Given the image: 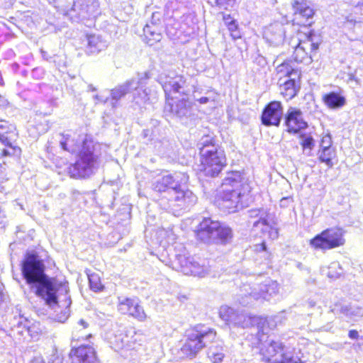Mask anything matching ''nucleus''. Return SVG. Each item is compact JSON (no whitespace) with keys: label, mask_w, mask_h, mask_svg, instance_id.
<instances>
[{"label":"nucleus","mask_w":363,"mask_h":363,"mask_svg":"<svg viewBox=\"0 0 363 363\" xmlns=\"http://www.w3.org/2000/svg\"><path fill=\"white\" fill-rule=\"evenodd\" d=\"M22 274L37 296L42 298L51 308H64L65 320L69 315L72 304L67 283L58 281L45 273L43 262L34 254H28L22 263Z\"/></svg>","instance_id":"1"},{"label":"nucleus","mask_w":363,"mask_h":363,"mask_svg":"<svg viewBox=\"0 0 363 363\" xmlns=\"http://www.w3.org/2000/svg\"><path fill=\"white\" fill-rule=\"evenodd\" d=\"M188 181L187 174L181 172L157 177L152 186L155 191L164 194L159 199L160 206L175 215L180 210L196 203V196L191 191L183 187Z\"/></svg>","instance_id":"2"},{"label":"nucleus","mask_w":363,"mask_h":363,"mask_svg":"<svg viewBox=\"0 0 363 363\" xmlns=\"http://www.w3.org/2000/svg\"><path fill=\"white\" fill-rule=\"evenodd\" d=\"M160 83L166 96L165 112H169L180 119L191 117L194 113L193 103L184 98L175 100L172 96L174 94L188 96L191 91L196 92L186 78L182 75L160 76Z\"/></svg>","instance_id":"3"},{"label":"nucleus","mask_w":363,"mask_h":363,"mask_svg":"<svg viewBox=\"0 0 363 363\" xmlns=\"http://www.w3.org/2000/svg\"><path fill=\"white\" fill-rule=\"evenodd\" d=\"M218 205L229 213L235 212L243 207L242 199L247 191L245 178L239 171L227 172L221 184Z\"/></svg>","instance_id":"4"},{"label":"nucleus","mask_w":363,"mask_h":363,"mask_svg":"<svg viewBox=\"0 0 363 363\" xmlns=\"http://www.w3.org/2000/svg\"><path fill=\"white\" fill-rule=\"evenodd\" d=\"M252 347L257 349L262 357L263 363H300L298 357L281 342L266 341L264 343L259 337L251 335Z\"/></svg>","instance_id":"5"},{"label":"nucleus","mask_w":363,"mask_h":363,"mask_svg":"<svg viewBox=\"0 0 363 363\" xmlns=\"http://www.w3.org/2000/svg\"><path fill=\"white\" fill-rule=\"evenodd\" d=\"M201 155L202 171L205 175L216 177L226 165V157L223 150L212 143V140L206 136L199 143Z\"/></svg>","instance_id":"6"},{"label":"nucleus","mask_w":363,"mask_h":363,"mask_svg":"<svg viewBox=\"0 0 363 363\" xmlns=\"http://www.w3.org/2000/svg\"><path fill=\"white\" fill-rule=\"evenodd\" d=\"M91 142L83 141L79 157L74 164L68 167L71 177H86L94 173L98 167V157L94 153Z\"/></svg>","instance_id":"7"},{"label":"nucleus","mask_w":363,"mask_h":363,"mask_svg":"<svg viewBox=\"0 0 363 363\" xmlns=\"http://www.w3.org/2000/svg\"><path fill=\"white\" fill-rule=\"evenodd\" d=\"M216 331L204 325H196L190 330L182 352L187 357H194L203 347L216 338Z\"/></svg>","instance_id":"8"},{"label":"nucleus","mask_w":363,"mask_h":363,"mask_svg":"<svg viewBox=\"0 0 363 363\" xmlns=\"http://www.w3.org/2000/svg\"><path fill=\"white\" fill-rule=\"evenodd\" d=\"M197 237L204 242L225 243L233 237L231 229L210 218H203L197 230Z\"/></svg>","instance_id":"9"},{"label":"nucleus","mask_w":363,"mask_h":363,"mask_svg":"<svg viewBox=\"0 0 363 363\" xmlns=\"http://www.w3.org/2000/svg\"><path fill=\"white\" fill-rule=\"evenodd\" d=\"M170 267L185 275L203 277L208 274L210 268L207 261H197L193 257L186 254H176L174 259L170 261Z\"/></svg>","instance_id":"10"},{"label":"nucleus","mask_w":363,"mask_h":363,"mask_svg":"<svg viewBox=\"0 0 363 363\" xmlns=\"http://www.w3.org/2000/svg\"><path fill=\"white\" fill-rule=\"evenodd\" d=\"M345 239L342 229L328 228L310 240V245L315 250H327L343 245Z\"/></svg>","instance_id":"11"},{"label":"nucleus","mask_w":363,"mask_h":363,"mask_svg":"<svg viewBox=\"0 0 363 363\" xmlns=\"http://www.w3.org/2000/svg\"><path fill=\"white\" fill-rule=\"evenodd\" d=\"M315 36L310 34L304 40H300L295 47L293 58L297 62L308 65L312 62L316 51L319 48L318 41L315 40Z\"/></svg>","instance_id":"12"},{"label":"nucleus","mask_w":363,"mask_h":363,"mask_svg":"<svg viewBox=\"0 0 363 363\" xmlns=\"http://www.w3.org/2000/svg\"><path fill=\"white\" fill-rule=\"evenodd\" d=\"M15 127L5 120H0V143L6 147L1 152V157L18 155L21 149L13 145Z\"/></svg>","instance_id":"13"},{"label":"nucleus","mask_w":363,"mask_h":363,"mask_svg":"<svg viewBox=\"0 0 363 363\" xmlns=\"http://www.w3.org/2000/svg\"><path fill=\"white\" fill-rule=\"evenodd\" d=\"M118 310L121 313L133 316L139 321L147 319V315L136 298H118Z\"/></svg>","instance_id":"14"},{"label":"nucleus","mask_w":363,"mask_h":363,"mask_svg":"<svg viewBox=\"0 0 363 363\" xmlns=\"http://www.w3.org/2000/svg\"><path fill=\"white\" fill-rule=\"evenodd\" d=\"M283 106L280 101L269 103L262 113V123L266 126H279L283 117Z\"/></svg>","instance_id":"15"},{"label":"nucleus","mask_w":363,"mask_h":363,"mask_svg":"<svg viewBox=\"0 0 363 363\" xmlns=\"http://www.w3.org/2000/svg\"><path fill=\"white\" fill-rule=\"evenodd\" d=\"M72 363H99L95 349L89 345H82L70 352Z\"/></svg>","instance_id":"16"},{"label":"nucleus","mask_w":363,"mask_h":363,"mask_svg":"<svg viewBox=\"0 0 363 363\" xmlns=\"http://www.w3.org/2000/svg\"><path fill=\"white\" fill-rule=\"evenodd\" d=\"M285 125L289 133H297L301 130L307 128L308 124L303 119V113L301 110L290 107L286 114Z\"/></svg>","instance_id":"17"},{"label":"nucleus","mask_w":363,"mask_h":363,"mask_svg":"<svg viewBox=\"0 0 363 363\" xmlns=\"http://www.w3.org/2000/svg\"><path fill=\"white\" fill-rule=\"evenodd\" d=\"M292 6L294 10V21L300 26H311L315 13L313 9L305 1H294Z\"/></svg>","instance_id":"18"},{"label":"nucleus","mask_w":363,"mask_h":363,"mask_svg":"<svg viewBox=\"0 0 363 363\" xmlns=\"http://www.w3.org/2000/svg\"><path fill=\"white\" fill-rule=\"evenodd\" d=\"M285 28L283 24L274 23L267 26L264 30V38L272 46L277 47L284 41Z\"/></svg>","instance_id":"19"},{"label":"nucleus","mask_w":363,"mask_h":363,"mask_svg":"<svg viewBox=\"0 0 363 363\" xmlns=\"http://www.w3.org/2000/svg\"><path fill=\"white\" fill-rule=\"evenodd\" d=\"M279 291V284L277 281L267 279L263 283L254 287L250 293V296L255 299L263 298L269 300L271 297L276 295Z\"/></svg>","instance_id":"20"},{"label":"nucleus","mask_w":363,"mask_h":363,"mask_svg":"<svg viewBox=\"0 0 363 363\" xmlns=\"http://www.w3.org/2000/svg\"><path fill=\"white\" fill-rule=\"evenodd\" d=\"M134 87H137L136 79H131L125 82L111 91V106L116 108L120 106L119 100L124 97L128 93L132 91Z\"/></svg>","instance_id":"21"},{"label":"nucleus","mask_w":363,"mask_h":363,"mask_svg":"<svg viewBox=\"0 0 363 363\" xmlns=\"http://www.w3.org/2000/svg\"><path fill=\"white\" fill-rule=\"evenodd\" d=\"M264 320L256 315H250L246 313H238L233 325L242 328L257 326V333L259 336L260 328L262 327Z\"/></svg>","instance_id":"22"},{"label":"nucleus","mask_w":363,"mask_h":363,"mask_svg":"<svg viewBox=\"0 0 363 363\" xmlns=\"http://www.w3.org/2000/svg\"><path fill=\"white\" fill-rule=\"evenodd\" d=\"M331 311L335 314H342L353 321L363 317V308L354 305H335Z\"/></svg>","instance_id":"23"},{"label":"nucleus","mask_w":363,"mask_h":363,"mask_svg":"<svg viewBox=\"0 0 363 363\" xmlns=\"http://www.w3.org/2000/svg\"><path fill=\"white\" fill-rule=\"evenodd\" d=\"M324 104L330 109L337 110L346 104V98L340 91H330L323 96Z\"/></svg>","instance_id":"24"},{"label":"nucleus","mask_w":363,"mask_h":363,"mask_svg":"<svg viewBox=\"0 0 363 363\" xmlns=\"http://www.w3.org/2000/svg\"><path fill=\"white\" fill-rule=\"evenodd\" d=\"M250 217L252 218H258L253 223V228L267 230L269 228V222L268 220L269 213L264 209H253L250 211Z\"/></svg>","instance_id":"25"},{"label":"nucleus","mask_w":363,"mask_h":363,"mask_svg":"<svg viewBox=\"0 0 363 363\" xmlns=\"http://www.w3.org/2000/svg\"><path fill=\"white\" fill-rule=\"evenodd\" d=\"M13 322L11 328L13 331L23 336L26 334L32 336L30 321L26 318L20 315L18 318H14Z\"/></svg>","instance_id":"26"},{"label":"nucleus","mask_w":363,"mask_h":363,"mask_svg":"<svg viewBox=\"0 0 363 363\" xmlns=\"http://www.w3.org/2000/svg\"><path fill=\"white\" fill-rule=\"evenodd\" d=\"M143 33L146 43L152 46L155 43L160 42L162 39L160 29L158 26H152L147 24L143 28Z\"/></svg>","instance_id":"27"},{"label":"nucleus","mask_w":363,"mask_h":363,"mask_svg":"<svg viewBox=\"0 0 363 363\" xmlns=\"http://www.w3.org/2000/svg\"><path fill=\"white\" fill-rule=\"evenodd\" d=\"M298 90V86L296 82V77H290L289 79L284 82L280 85L281 94L286 99H291L294 98Z\"/></svg>","instance_id":"28"},{"label":"nucleus","mask_w":363,"mask_h":363,"mask_svg":"<svg viewBox=\"0 0 363 363\" xmlns=\"http://www.w3.org/2000/svg\"><path fill=\"white\" fill-rule=\"evenodd\" d=\"M136 82L137 87H134L132 90L133 91V97L137 104L142 105L148 101L150 100V97L147 89H145L143 86L140 85L138 80H136Z\"/></svg>","instance_id":"29"},{"label":"nucleus","mask_w":363,"mask_h":363,"mask_svg":"<svg viewBox=\"0 0 363 363\" xmlns=\"http://www.w3.org/2000/svg\"><path fill=\"white\" fill-rule=\"evenodd\" d=\"M106 48V43L99 35H91L88 37V50L91 53H98Z\"/></svg>","instance_id":"30"},{"label":"nucleus","mask_w":363,"mask_h":363,"mask_svg":"<svg viewBox=\"0 0 363 363\" xmlns=\"http://www.w3.org/2000/svg\"><path fill=\"white\" fill-rule=\"evenodd\" d=\"M318 155L320 162L325 163L329 168L333 167V159L336 156L335 148L319 149Z\"/></svg>","instance_id":"31"},{"label":"nucleus","mask_w":363,"mask_h":363,"mask_svg":"<svg viewBox=\"0 0 363 363\" xmlns=\"http://www.w3.org/2000/svg\"><path fill=\"white\" fill-rule=\"evenodd\" d=\"M220 317L225 321L229 325H233L238 313L233 308L227 306H223L219 311Z\"/></svg>","instance_id":"32"},{"label":"nucleus","mask_w":363,"mask_h":363,"mask_svg":"<svg viewBox=\"0 0 363 363\" xmlns=\"http://www.w3.org/2000/svg\"><path fill=\"white\" fill-rule=\"evenodd\" d=\"M59 136L60 137V144L63 150L72 153L76 152L78 150L79 147L75 143L74 140L71 138L69 135L60 134Z\"/></svg>","instance_id":"33"},{"label":"nucleus","mask_w":363,"mask_h":363,"mask_svg":"<svg viewBox=\"0 0 363 363\" xmlns=\"http://www.w3.org/2000/svg\"><path fill=\"white\" fill-rule=\"evenodd\" d=\"M89 327V323L86 322L84 320L81 319L77 322V325L72 333V338L77 341L80 340L86 339L91 336V333L89 334H79L83 330L86 329Z\"/></svg>","instance_id":"34"},{"label":"nucleus","mask_w":363,"mask_h":363,"mask_svg":"<svg viewBox=\"0 0 363 363\" xmlns=\"http://www.w3.org/2000/svg\"><path fill=\"white\" fill-rule=\"evenodd\" d=\"M301 145L303 148V152L307 156L312 155V150L315 146V140L311 135H301Z\"/></svg>","instance_id":"35"},{"label":"nucleus","mask_w":363,"mask_h":363,"mask_svg":"<svg viewBox=\"0 0 363 363\" xmlns=\"http://www.w3.org/2000/svg\"><path fill=\"white\" fill-rule=\"evenodd\" d=\"M224 356L223 349L221 346H213L209 349L208 357L213 363H220Z\"/></svg>","instance_id":"36"},{"label":"nucleus","mask_w":363,"mask_h":363,"mask_svg":"<svg viewBox=\"0 0 363 363\" xmlns=\"http://www.w3.org/2000/svg\"><path fill=\"white\" fill-rule=\"evenodd\" d=\"M277 70L279 74H282L289 77H298L300 74L298 69L292 68L291 66L287 62H284L279 65L277 67Z\"/></svg>","instance_id":"37"},{"label":"nucleus","mask_w":363,"mask_h":363,"mask_svg":"<svg viewBox=\"0 0 363 363\" xmlns=\"http://www.w3.org/2000/svg\"><path fill=\"white\" fill-rule=\"evenodd\" d=\"M343 273V269L337 262L330 263L328 268L327 275L330 279H337Z\"/></svg>","instance_id":"38"},{"label":"nucleus","mask_w":363,"mask_h":363,"mask_svg":"<svg viewBox=\"0 0 363 363\" xmlns=\"http://www.w3.org/2000/svg\"><path fill=\"white\" fill-rule=\"evenodd\" d=\"M90 289L95 291H101L104 289V286L101 282V279L97 274L93 273L88 275Z\"/></svg>","instance_id":"39"},{"label":"nucleus","mask_w":363,"mask_h":363,"mask_svg":"<svg viewBox=\"0 0 363 363\" xmlns=\"http://www.w3.org/2000/svg\"><path fill=\"white\" fill-rule=\"evenodd\" d=\"M233 40H237L241 38L240 32L238 29V25L236 21L230 23L226 26Z\"/></svg>","instance_id":"40"},{"label":"nucleus","mask_w":363,"mask_h":363,"mask_svg":"<svg viewBox=\"0 0 363 363\" xmlns=\"http://www.w3.org/2000/svg\"><path fill=\"white\" fill-rule=\"evenodd\" d=\"M333 140L330 134L324 135L320 141L319 149H331Z\"/></svg>","instance_id":"41"},{"label":"nucleus","mask_w":363,"mask_h":363,"mask_svg":"<svg viewBox=\"0 0 363 363\" xmlns=\"http://www.w3.org/2000/svg\"><path fill=\"white\" fill-rule=\"evenodd\" d=\"M236 0H216V4L220 9H228L233 6Z\"/></svg>","instance_id":"42"},{"label":"nucleus","mask_w":363,"mask_h":363,"mask_svg":"<svg viewBox=\"0 0 363 363\" xmlns=\"http://www.w3.org/2000/svg\"><path fill=\"white\" fill-rule=\"evenodd\" d=\"M258 229H260L263 233H267L269 238L272 240H274L278 238L277 229L273 228L270 224H269V228L267 230H266V229L263 230V229H262V227H259Z\"/></svg>","instance_id":"43"},{"label":"nucleus","mask_w":363,"mask_h":363,"mask_svg":"<svg viewBox=\"0 0 363 363\" xmlns=\"http://www.w3.org/2000/svg\"><path fill=\"white\" fill-rule=\"evenodd\" d=\"M206 94H208V96H202L199 99H197L196 101H198L201 104H207L209 101H215V96H211V94H214L212 91H208Z\"/></svg>","instance_id":"44"},{"label":"nucleus","mask_w":363,"mask_h":363,"mask_svg":"<svg viewBox=\"0 0 363 363\" xmlns=\"http://www.w3.org/2000/svg\"><path fill=\"white\" fill-rule=\"evenodd\" d=\"M162 15L159 12H155L152 15L151 23L152 26H158L161 23Z\"/></svg>","instance_id":"45"},{"label":"nucleus","mask_w":363,"mask_h":363,"mask_svg":"<svg viewBox=\"0 0 363 363\" xmlns=\"http://www.w3.org/2000/svg\"><path fill=\"white\" fill-rule=\"evenodd\" d=\"M29 363H45L44 359L42 357L38 356L33 357ZM53 363H62L61 360L60 359H56L55 361H53Z\"/></svg>","instance_id":"46"},{"label":"nucleus","mask_w":363,"mask_h":363,"mask_svg":"<svg viewBox=\"0 0 363 363\" xmlns=\"http://www.w3.org/2000/svg\"><path fill=\"white\" fill-rule=\"evenodd\" d=\"M223 20L225 26L230 24V23L233 22L234 21H235L230 16V15L225 14V13H223Z\"/></svg>","instance_id":"47"},{"label":"nucleus","mask_w":363,"mask_h":363,"mask_svg":"<svg viewBox=\"0 0 363 363\" xmlns=\"http://www.w3.org/2000/svg\"><path fill=\"white\" fill-rule=\"evenodd\" d=\"M348 336L352 340H357L359 337L358 332L355 330H351L349 331Z\"/></svg>","instance_id":"48"},{"label":"nucleus","mask_w":363,"mask_h":363,"mask_svg":"<svg viewBox=\"0 0 363 363\" xmlns=\"http://www.w3.org/2000/svg\"><path fill=\"white\" fill-rule=\"evenodd\" d=\"M333 326L331 325V323H328L324 326L322 327V330L323 331H331Z\"/></svg>","instance_id":"49"},{"label":"nucleus","mask_w":363,"mask_h":363,"mask_svg":"<svg viewBox=\"0 0 363 363\" xmlns=\"http://www.w3.org/2000/svg\"><path fill=\"white\" fill-rule=\"evenodd\" d=\"M289 200H292L291 197H285L281 199L280 204L281 206H284L286 205V203Z\"/></svg>","instance_id":"50"},{"label":"nucleus","mask_w":363,"mask_h":363,"mask_svg":"<svg viewBox=\"0 0 363 363\" xmlns=\"http://www.w3.org/2000/svg\"><path fill=\"white\" fill-rule=\"evenodd\" d=\"M7 104V101L0 94V106H5Z\"/></svg>","instance_id":"51"},{"label":"nucleus","mask_w":363,"mask_h":363,"mask_svg":"<svg viewBox=\"0 0 363 363\" xmlns=\"http://www.w3.org/2000/svg\"><path fill=\"white\" fill-rule=\"evenodd\" d=\"M4 218V213L0 211V224L3 223Z\"/></svg>","instance_id":"52"},{"label":"nucleus","mask_w":363,"mask_h":363,"mask_svg":"<svg viewBox=\"0 0 363 363\" xmlns=\"http://www.w3.org/2000/svg\"><path fill=\"white\" fill-rule=\"evenodd\" d=\"M61 12L65 15H69V10L67 9H62Z\"/></svg>","instance_id":"53"},{"label":"nucleus","mask_w":363,"mask_h":363,"mask_svg":"<svg viewBox=\"0 0 363 363\" xmlns=\"http://www.w3.org/2000/svg\"><path fill=\"white\" fill-rule=\"evenodd\" d=\"M308 305L310 307H313L315 306V302L313 301H308Z\"/></svg>","instance_id":"54"},{"label":"nucleus","mask_w":363,"mask_h":363,"mask_svg":"<svg viewBox=\"0 0 363 363\" xmlns=\"http://www.w3.org/2000/svg\"><path fill=\"white\" fill-rule=\"evenodd\" d=\"M88 89H89V91H94L96 90V89L91 84H89L88 86Z\"/></svg>","instance_id":"55"},{"label":"nucleus","mask_w":363,"mask_h":363,"mask_svg":"<svg viewBox=\"0 0 363 363\" xmlns=\"http://www.w3.org/2000/svg\"><path fill=\"white\" fill-rule=\"evenodd\" d=\"M94 98H95V99H98V100H99V101H104V100H103L102 99H101V98L99 97V96H98V95H96V96H94ZM104 102H106V101H104Z\"/></svg>","instance_id":"56"},{"label":"nucleus","mask_w":363,"mask_h":363,"mask_svg":"<svg viewBox=\"0 0 363 363\" xmlns=\"http://www.w3.org/2000/svg\"><path fill=\"white\" fill-rule=\"evenodd\" d=\"M261 247H262V250H266V245H265V243H262V245H261Z\"/></svg>","instance_id":"57"}]
</instances>
